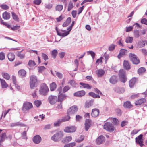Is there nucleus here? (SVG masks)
<instances>
[{
  "label": "nucleus",
  "mask_w": 147,
  "mask_h": 147,
  "mask_svg": "<svg viewBox=\"0 0 147 147\" xmlns=\"http://www.w3.org/2000/svg\"><path fill=\"white\" fill-rule=\"evenodd\" d=\"M63 132L61 131L57 132L51 137V139L55 142L60 141L63 136Z\"/></svg>",
  "instance_id": "f257e3e1"
},
{
  "label": "nucleus",
  "mask_w": 147,
  "mask_h": 147,
  "mask_svg": "<svg viewBox=\"0 0 147 147\" xmlns=\"http://www.w3.org/2000/svg\"><path fill=\"white\" fill-rule=\"evenodd\" d=\"M49 91V88L46 84L45 83L42 84L39 90L40 94L42 95L46 96L47 94Z\"/></svg>",
  "instance_id": "f03ea898"
},
{
  "label": "nucleus",
  "mask_w": 147,
  "mask_h": 147,
  "mask_svg": "<svg viewBox=\"0 0 147 147\" xmlns=\"http://www.w3.org/2000/svg\"><path fill=\"white\" fill-rule=\"evenodd\" d=\"M30 87L31 89H33L37 86V78L34 75H32L30 77Z\"/></svg>",
  "instance_id": "7ed1b4c3"
},
{
  "label": "nucleus",
  "mask_w": 147,
  "mask_h": 147,
  "mask_svg": "<svg viewBox=\"0 0 147 147\" xmlns=\"http://www.w3.org/2000/svg\"><path fill=\"white\" fill-rule=\"evenodd\" d=\"M129 57L133 63L138 64L140 63L139 59H138L136 55L135 54L130 53L129 55Z\"/></svg>",
  "instance_id": "20e7f679"
},
{
  "label": "nucleus",
  "mask_w": 147,
  "mask_h": 147,
  "mask_svg": "<svg viewBox=\"0 0 147 147\" xmlns=\"http://www.w3.org/2000/svg\"><path fill=\"white\" fill-rule=\"evenodd\" d=\"M104 128L109 132L113 131L114 130V126L112 123L109 122H107L105 123L104 125Z\"/></svg>",
  "instance_id": "39448f33"
},
{
  "label": "nucleus",
  "mask_w": 147,
  "mask_h": 147,
  "mask_svg": "<svg viewBox=\"0 0 147 147\" xmlns=\"http://www.w3.org/2000/svg\"><path fill=\"white\" fill-rule=\"evenodd\" d=\"M78 110L77 106L76 105L73 106L67 110V114L69 115H73L77 112Z\"/></svg>",
  "instance_id": "423d86ee"
},
{
  "label": "nucleus",
  "mask_w": 147,
  "mask_h": 147,
  "mask_svg": "<svg viewBox=\"0 0 147 147\" xmlns=\"http://www.w3.org/2000/svg\"><path fill=\"white\" fill-rule=\"evenodd\" d=\"M143 135L141 134L137 137L135 138L136 142L141 147H142L144 145L143 144Z\"/></svg>",
  "instance_id": "0eeeda50"
},
{
  "label": "nucleus",
  "mask_w": 147,
  "mask_h": 147,
  "mask_svg": "<svg viewBox=\"0 0 147 147\" xmlns=\"http://www.w3.org/2000/svg\"><path fill=\"white\" fill-rule=\"evenodd\" d=\"M119 75L121 81L123 83H125L127 80L125 76V71L123 69L120 70L119 71Z\"/></svg>",
  "instance_id": "6e6552de"
},
{
  "label": "nucleus",
  "mask_w": 147,
  "mask_h": 147,
  "mask_svg": "<svg viewBox=\"0 0 147 147\" xmlns=\"http://www.w3.org/2000/svg\"><path fill=\"white\" fill-rule=\"evenodd\" d=\"M32 107L33 105L31 103L26 102L24 103L22 109L23 111L28 110Z\"/></svg>",
  "instance_id": "1a4fd4ad"
},
{
  "label": "nucleus",
  "mask_w": 147,
  "mask_h": 147,
  "mask_svg": "<svg viewBox=\"0 0 147 147\" xmlns=\"http://www.w3.org/2000/svg\"><path fill=\"white\" fill-rule=\"evenodd\" d=\"M48 100L51 104H54L57 101V96H55L50 95L48 98Z\"/></svg>",
  "instance_id": "9d476101"
},
{
  "label": "nucleus",
  "mask_w": 147,
  "mask_h": 147,
  "mask_svg": "<svg viewBox=\"0 0 147 147\" xmlns=\"http://www.w3.org/2000/svg\"><path fill=\"white\" fill-rule=\"evenodd\" d=\"M56 30L58 35L62 37H65L68 35V33L66 31L63 30H61L60 31H58V28L56 27Z\"/></svg>",
  "instance_id": "9b49d317"
},
{
  "label": "nucleus",
  "mask_w": 147,
  "mask_h": 147,
  "mask_svg": "<svg viewBox=\"0 0 147 147\" xmlns=\"http://www.w3.org/2000/svg\"><path fill=\"white\" fill-rule=\"evenodd\" d=\"M76 131V127L73 126L67 127L64 130V131L67 133L74 132H75Z\"/></svg>",
  "instance_id": "f8f14e48"
},
{
  "label": "nucleus",
  "mask_w": 147,
  "mask_h": 147,
  "mask_svg": "<svg viewBox=\"0 0 147 147\" xmlns=\"http://www.w3.org/2000/svg\"><path fill=\"white\" fill-rule=\"evenodd\" d=\"M105 140V137L102 135L99 136L96 140L97 144L99 145L104 142Z\"/></svg>",
  "instance_id": "ddd939ff"
},
{
  "label": "nucleus",
  "mask_w": 147,
  "mask_h": 147,
  "mask_svg": "<svg viewBox=\"0 0 147 147\" xmlns=\"http://www.w3.org/2000/svg\"><path fill=\"white\" fill-rule=\"evenodd\" d=\"M33 141L36 144H38L41 142L42 139L40 136L38 135H36L33 137Z\"/></svg>",
  "instance_id": "4468645a"
},
{
  "label": "nucleus",
  "mask_w": 147,
  "mask_h": 147,
  "mask_svg": "<svg viewBox=\"0 0 147 147\" xmlns=\"http://www.w3.org/2000/svg\"><path fill=\"white\" fill-rule=\"evenodd\" d=\"M85 93L86 92L85 91L81 90L74 93V95L76 97H81L84 96Z\"/></svg>",
  "instance_id": "2eb2a0df"
},
{
  "label": "nucleus",
  "mask_w": 147,
  "mask_h": 147,
  "mask_svg": "<svg viewBox=\"0 0 147 147\" xmlns=\"http://www.w3.org/2000/svg\"><path fill=\"white\" fill-rule=\"evenodd\" d=\"M99 110L97 109H94L92 110L91 113L92 116L94 117H97L99 114Z\"/></svg>",
  "instance_id": "dca6fc26"
},
{
  "label": "nucleus",
  "mask_w": 147,
  "mask_h": 147,
  "mask_svg": "<svg viewBox=\"0 0 147 147\" xmlns=\"http://www.w3.org/2000/svg\"><path fill=\"white\" fill-rule=\"evenodd\" d=\"M91 121L90 119H87L86 121L85 124V129L86 131H87L91 125Z\"/></svg>",
  "instance_id": "f3484780"
},
{
  "label": "nucleus",
  "mask_w": 147,
  "mask_h": 147,
  "mask_svg": "<svg viewBox=\"0 0 147 147\" xmlns=\"http://www.w3.org/2000/svg\"><path fill=\"white\" fill-rule=\"evenodd\" d=\"M67 96L65 94H60L58 96V102H62L66 98Z\"/></svg>",
  "instance_id": "a211bd4d"
},
{
  "label": "nucleus",
  "mask_w": 147,
  "mask_h": 147,
  "mask_svg": "<svg viewBox=\"0 0 147 147\" xmlns=\"http://www.w3.org/2000/svg\"><path fill=\"white\" fill-rule=\"evenodd\" d=\"M127 51L124 49H121L119 53L117 56V57L120 59L122 56L126 55Z\"/></svg>",
  "instance_id": "6ab92c4d"
},
{
  "label": "nucleus",
  "mask_w": 147,
  "mask_h": 147,
  "mask_svg": "<svg viewBox=\"0 0 147 147\" xmlns=\"http://www.w3.org/2000/svg\"><path fill=\"white\" fill-rule=\"evenodd\" d=\"M96 73L98 77H101L104 76L105 71L102 69H99L97 70Z\"/></svg>",
  "instance_id": "aec40b11"
},
{
  "label": "nucleus",
  "mask_w": 147,
  "mask_h": 147,
  "mask_svg": "<svg viewBox=\"0 0 147 147\" xmlns=\"http://www.w3.org/2000/svg\"><path fill=\"white\" fill-rule=\"evenodd\" d=\"M146 102V99L144 98H142L136 100L135 102L136 105H140L142 103H144Z\"/></svg>",
  "instance_id": "412c9836"
},
{
  "label": "nucleus",
  "mask_w": 147,
  "mask_h": 147,
  "mask_svg": "<svg viewBox=\"0 0 147 147\" xmlns=\"http://www.w3.org/2000/svg\"><path fill=\"white\" fill-rule=\"evenodd\" d=\"M7 57L10 61L12 62L14 61L15 59V55L14 53L10 52L8 54Z\"/></svg>",
  "instance_id": "4be33fe9"
},
{
  "label": "nucleus",
  "mask_w": 147,
  "mask_h": 147,
  "mask_svg": "<svg viewBox=\"0 0 147 147\" xmlns=\"http://www.w3.org/2000/svg\"><path fill=\"white\" fill-rule=\"evenodd\" d=\"M72 139L71 136H67L63 138L61 142L63 143H67L71 140Z\"/></svg>",
  "instance_id": "5701e85b"
},
{
  "label": "nucleus",
  "mask_w": 147,
  "mask_h": 147,
  "mask_svg": "<svg viewBox=\"0 0 147 147\" xmlns=\"http://www.w3.org/2000/svg\"><path fill=\"white\" fill-rule=\"evenodd\" d=\"M123 66L126 70H129L130 69V65L127 61L124 60L123 62Z\"/></svg>",
  "instance_id": "b1692460"
},
{
  "label": "nucleus",
  "mask_w": 147,
  "mask_h": 147,
  "mask_svg": "<svg viewBox=\"0 0 147 147\" xmlns=\"http://www.w3.org/2000/svg\"><path fill=\"white\" fill-rule=\"evenodd\" d=\"M109 82L111 83L115 84L117 82V79L116 77L115 76H112L110 78Z\"/></svg>",
  "instance_id": "393cba45"
},
{
  "label": "nucleus",
  "mask_w": 147,
  "mask_h": 147,
  "mask_svg": "<svg viewBox=\"0 0 147 147\" xmlns=\"http://www.w3.org/2000/svg\"><path fill=\"white\" fill-rule=\"evenodd\" d=\"M114 90L117 92L119 93H122L125 91L124 89L123 88L116 87L114 88Z\"/></svg>",
  "instance_id": "a878e982"
},
{
  "label": "nucleus",
  "mask_w": 147,
  "mask_h": 147,
  "mask_svg": "<svg viewBox=\"0 0 147 147\" xmlns=\"http://www.w3.org/2000/svg\"><path fill=\"white\" fill-rule=\"evenodd\" d=\"M0 81L2 88H7L8 87V85L4 80L0 78Z\"/></svg>",
  "instance_id": "bb28decb"
},
{
  "label": "nucleus",
  "mask_w": 147,
  "mask_h": 147,
  "mask_svg": "<svg viewBox=\"0 0 147 147\" xmlns=\"http://www.w3.org/2000/svg\"><path fill=\"white\" fill-rule=\"evenodd\" d=\"M136 79L135 78H133L129 81V87L131 88L136 83Z\"/></svg>",
  "instance_id": "cd10ccee"
},
{
  "label": "nucleus",
  "mask_w": 147,
  "mask_h": 147,
  "mask_svg": "<svg viewBox=\"0 0 147 147\" xmlns=\"http://www.w3.org/2000/svg\"><path fill=\"white\" fill-rule=\"evenodd\" d=\"M94 102V100L92 99L88 102H86L85 104V107L86 108H88L92 106Z\"/></svg>",
  "instance_id": "c85d7f7f"
},
{
  "label": "nucleus",
  "mask_w": 147,
  "mask_h": 147,
  "mask_svg": "<svg viewBox=\"0 0 147 147\" xmlns=\"http://www.w3.org/2000/svg\"><path fill=\"white\" fill-rule=\"evenodd\" d=\"M10 17V14L7 12H4L3 14V18L5 20H8Z\"/></svg>",
  "instance_id": "c756f323"
},
{
  "label": "nucleus",
  "mask_w": 147,
  "mask_h": 147,
  "mask_svg": "<svg viewBox=\"0 0 147 147\" xmlns=\"http://www.w3.org/2000/svg\"><path fill=\"white\" fill-rule=\"evenodd\" d=\"M71 19L70 17H68L66 21L64 22L63 24V27H66L71 22Z\"/></svg>",
  "instance_id": "7c9ffc66"
},
{
  "label": "nucleus",
  "mask_w": 147,
  "mask_h": 147,
  "mask_svg": "<svg viewBox=\"0 0 147 147\" xmlns=\"http://www.w3.org/2000/svg\"><path fill=\"white\" fill-rule=\"evenodd\" d=\"M24 124H23L22 123L19 122L13 123L11 124V126L12 127L16 126H24Z\"/></svg>",
  "instance_id": "2f4dec72"
},
{
  "label": "nucleus",
  "mask_w": 147,
  "mask_h": 147,
  "mask_svg": "<svg viewBox=\"0 0 147 147\" xmlns=\"http://www.w3.org/2000/svg\"><path fill=\"white\" fill-rule=\"evenodd\" d=\"M147 42L146 40H141L138 42L139 46L140 47H144L146 45H147Z\"/></svg>",
  "instance_id": "473e14b6"
},
{
  "label": "nucleus",
  "mask_w": 147,
  "mask_h": 147,
  "mask_svg": "<svg viewBox=\"0 0 147 147\" xmlns=\"http://www.w3.org/2000/svg\"><path fill=\"white\" fill-rule=\"evenodd\" d=\"M1 140L0 141V145L1 144V142H3L5 140V139L7 138L6 134L4 133H3L0 136Z\"/></svg>",
  "instance_id": "72a5a7b5"
},
{
  "label": "nucleus",
  "mask_w": 147,
  "mask_h": 147,
  "mask_svg": "<svg viewBox=\"0 0 147 147\" xmlns=\"http://www.w3.org/2000/svg\"><path fill=\"white\" fill-rule=\"evenodd\" d=\"M56 85L55 82H52L50 84V90L51 91H53L56 88Z\"/></svg>",
  "instance_id": "f704fd0d"
},
{
  "label": "nucleus",
  "mask_w": 147,
  "mask_h": 147,
  "mask_svg": "<svg viewBox=\"0 0 147 147\" xmlns=\"http://www.w3.org/2000/svg\"><path fill=\"white\" fill-rule=\"evenodd\" d=\"M133 40V37H127L125 39V42L127 43H132Z\"/></svg>",
  "instance_id": "c9c22d12"
},
{
  "label": "nucleus",
  "mask_w": 147,
  "mask_h": 147,
  "mask_svg": "<svg viewBox=\"0 0 147 147\" xmlns=\"http://www.w3.org/2000/svg\"><path fill=\"white\" fill-rule=\"evenodd\" d=\"M58 52L57 50L54 49L51 52V55L53 58L55 59L57 54Z\"/></svg>",
  "instance_id": "e433bc0d"
},
{
  "label": "nucleus",
  "mask_w": 147,
  "mask_h": 147,
  "mask_svg": "<svg viewBox=\"0 0 147 147\" xmlns=\"http://www.w3.org/2000/svg\"><path fill=\"white\" fill-rule=\"evenodd\" d=\"M123 106L125 107L129 108H130L132 106L130 102L129 101H126L125 102Z\"/></svg>",
  "instance_id": "4c0bfd02"
},
{
  "label": "nucleus",
  "mask_w": 147,
  "mask_h": 147,
  "mask_svg": "<svg viewBox=\"0 0 147 147\" xmlns=\"http://www.w3.org/2000/svg\"><path fill=\"white\" fill-rule=\"evenodd\" d=\"M87 53L88 55H90L92 59H94L95 56V53L92 51H87Z\"/></svg>",
  "instance_id": "58836bf2"
},
{
  "label": "nucleus",
  "mask_w": 147,
  "mask_h": 147,
  "mask_svg": "<svg viewBox=\"0 0 147 147\" xmlns=\"http://www.w3.org/2000/svg\"><path fill=\"white\" fill-rule=\"evenodd\" d=\"M84 136L81 135L78 138L76 139L75 141L76 142H80L84 140Z\"/></svg>",
  "instance_id": "ea45409f"
},
{
  "label": "nucleus",
  "mask_w": 147,
  "mask_h": 147,
  "mask_svg": "<svg viewBox=\"0 0 147 147\" xmlns=\"http://www.w3.org/2000/svg\"><path fill=\"white\" fill-rule=\"evenodd\" d=\"M88 94L89 96H92L94 98H100V96L98 95L93 92L89 93Z\"/></svg>",
  "instance_id": "a19ab883"
},
{
  "label": "nucleus",
  "mask_w": 147,
  "mask_h": 147,
  "mask_svg": "<svg viewBox=\"0 0 147 147\" xmlns=\"http://www.w3.org/2000/svg\"><path fill=\"white\" fill-rule=\"evenodd\" d=\"M80 84L84 88L88 89H90L91 88V87L88 84L81 82L80 83Z\"/></svg>",
  "instance_id": "79ce46f5"
},
{
  "label": "nucleus",
  "mask_w": 147,
  "mask_h": 147,
  "mask_svg": "<svg viewBox=\"0 0 147 147\" xmlns=\"http://www.w3.org/2000/svg\"><path fill=\"white\" fill-rule=\"evenodd\" d=\"M69 115H68L62 118L61 120L62 122H65L69 121L70 119V117Z\"/></svg>",
  "instance_id": "37998d69"
},
{
  "label": "nucleus",
  "mask_w": 147,
  "mask_h": 147,
  "mask_svg": "<svg viewBox=\"0 0 147 147\" xmlns=\"http://www.w3.org/2000/svg\"><path fill=\"white\" fill-rule=\"evenodd\" d=\"M2 75L3 77L7 80H9L10 78V76L7 73H2Z\"/></svg>",
  "instance_id": "c03bdc74"
},
{
  "label": "nucleus",
  "mask_w": 147,
  "mask_h": 147,
  "mask_svg": "<svg viewBox=\"0 0 147 147\" xmlns=\"http://www.w3.org/2000/svg\"><path fill=\"white\" fill-rule=\"evenodd\" d=\"M74 22H72L71 25L67 28V31H66L67 33H68V35L69 34L71 30L72 29V27L74 26Z\"/></svg>",
  "instance_id": "a18cd8bd"
},
{
  "label": "nucleus",
  "mask_w": 147,
  "mask_h": 147,
  "mask_svg": "<svg viewBox=\"0 0 147 147\" xmlns=\"http://www.w3.org/2000/svg\"><path fill=\"white\" fill-rule=\"evenodd\" d=\"M21 51L18 52L17 55L21 59L24 58L25 55L24 54H22L21 53Z\"/></svg>",
  "instance_id": "49530a36"
},
{
  "label": "nucleus",
  "mask_w": 147,
  "mask_h": 147,
  "mask_svg": "<svg viewBox=\"0 0 147 147\" xmlns=\"http://www.w3.org/2000/svg\"><path fill=\"white\" fill-rule=\"evenodd\" d=\"M146 70L145 68L142 67L140 68L138 70V71L139 74H141L144 72Z\"/></svg>",
  "instance_id": "de8ad7c7"
},
{
  "label": "nucleus",
  "mask_w": 147,
  "mask_h": 147,
  "mask_svg": "<svg viewBox=\"0 0 147 147\" xmlns=\"http://www.w3.org/2000/svg\"><path fill=\"white\" fill-rule=\"evenodd\" d=\"M134 36L136 38H138L139 37V32L138 30H134Z\"/></svg>",
  "instance_id": "09e8293b"
},
{
  "label": "nucleus",
  "mask_w": 147,
  "mask_h": 147,
  "mask_svg": "<svg viewBox=\"0 0 147 147\" xmlns=\"http://www.w3.org/2000/svg\"><path fill=\"white\" fill-rule=\"evenodd\" d=\"M63 7L62 5H58L56 7V10L58 11H61L63 9Z\"/></svg>",
  "instance_id": "8fccbe9b"
},
{
  "label": "nucleus",
  "mask_w": 147,
  "mask_h": 147,
  "mask_svg": "<svg viewBox=\"0 0 147 147\" xmlns=\"http://www.w3.org/2000/svg\"><path fill=\"white\" fill-rule=\"evenodd\" d=\"M75 142H72L65 144L64 147H73L75 145Z\"/></svg>",
  "instance_id": "3c124183"
},
{
  "label": "nucleus",
  "mask_w": 147,
  "mask_h": 147,
  "mask_svg": "<svg viewBox=\"0 0 147 147\" xmlns=\"http://www.w3.org/2000/svg\"><path fill=\"white\" fill-rule=\"evenodd\" d=\"M0 22L1 24L6 26L8 28H10L11 26L8 24L7 23L4 22L3 20H1Z\"/></svg>",
  "instance_id": "603ef678"
},
{
  "label": "nucleus",
  "mask_w": 147,
  "mask_h": 147,
  "mask_svg": "<svg viewBox=\"0 0 147 147\" xmlns=\"http://www.w3.org/2000/svg\"><path fill=\"white\" fill-rule=\"evenodd\" d=\"M28 64L30 67L34 66L36 65L35 62L32 60H30L29 61Z\"/></svg>",
  "instance_id": "864d4df0"
},
{
  "label": "nucleus",
  "mask_w": 147,
  "mask_h": 147,
  "mask_svg": "<svg viewBox=\"0 0 147 147\" xmlns=\"http://www.w3.org/2000/svg\"><path fill=\"white\" fill-rule=\"evenodd\" d=\"M68 84H69L71 86L73 87H75L76 86V84L74 80H70L68 82Z\"/></svg>",
  "instance_id": "5fc2aeb1"
},
{
  "label": "nucleus",
  "mask_w": 147,
  "mask_h": 147,
  "mask_svg": "<svg viewBox=\"0 0 147 147\" xmlns=\"http://www.w3.org/2000/svg\"><path fill=\"white\" fill-rule=\"evenodd\" d=\"M11 13L13 19L16 21H18V16L13 12H12Z\"/></svg>",
  "instance_id": "6e6d98bb"
},
{
  "label": "nucleus",
  "mask_w": 147,
  "mask_h": 147,
  "mask_svg": "<svg viewBox=\"0 0 147 147\" xmlns=\"http://www.w3.org/2000/svg\"><path fill=\"white\" fill-rule=\"evenodd\" d=\"M53 5L50 3H48L45 4V8L48 9H51Z\"/></svg>",
  "instance_id": "4d7b16f0"
},
{
  "label": "nucleus",
  "mask_w": 147,
  "mask_h": 147,
  "mask_svg": "<svg viewBox=\"0 0 147 147\" xmlns=\"http://www.w3.org/2000/svg\"><path fill=\"white\" fill-rule=\"evenodd\" d=\"M18 74L21 76H24L26 74V71L23 69L20 70L18 71Z\"/></svg>",
  "instance_id": "13d9d810"
},
{
  "label": "nucleus",
  "mask_w": 147,
  "mask_h": 147,
  "mask_svg": "<svg viewBox=\"0 0 147 147\" xmlns=\"http://www.w3.org/2000/svg\"><path fill=\"white\" fill-rule=\"evenodd\" d=\"M62 122V121L61 119H59L57 121H55L54 123V126H58Z\"/></svg>",
  "instance_id": "bf43d9fd"
},
{
  "label": "nucleus",
  "mask_w": 147,
  "mask_h": 147,
  "mask_svg": "<svg viewBox=\"0 0 147 147\" xmlns=\"http://www.w3.org/2000/svg\"><path fill=\"white\" fill-rule=\"evenodd\" d=\"M5 55L4 53L3 52L0 53V60H3L5 59Z\"/></svg>",
  "instance_id": "052dcab7"
},
{
  "label": "nucleus",
  "mask_w": 147,
  "mask_h": 147,
  "mask_svg": "<svg viewBox=\"0 0 147 147\" xmlns=\"http://www.w3.org/2000/svg\"><path fill=\"white\" fill-rule=\"evenodd\" d=\"M70 88V87L68 86L67 85L65 86L63 89V92L65 93L67 92Z\"/></svg>",
  "instance_id": "680f3d73"
},
{
  "label": "nucleus",
  "mask_w": 147,
  "mask_h": 147,
  "mask_svg": "<svg viewBox=\"0 0 147 147\" xmlns=\"http://www.w3.org/2000/svg\"><path fill=\"white\" fill-rule=\"evenodd\" d=\"M74 7V5H73V3L70 2L68 4V6L67 9L68 11H70Z\"/></svg>",
  "instance_id": "e2e57ef3"
},
{
  "label": "nucleus",
  "mask_w": 147,
  "mask_h": 147,
  "mask_svg": "<svg viewBox=\"0 0 147 147\" xmlns=\"http://www.w3.org/2000/svg\"><path fill=\"white\" fill-rule=\"evenodd\" d=\"M56 75L60 79H61L63 78V74L57 71H55Z\"/></svg>",
  "instance_id": "0e129e2a"
},
{
  "label": "nucleus",
  "mask_w": 147,
  "mask_h": 147,
  "mask_svg": "<svg viewBox=\"0 0 147 147\" xmlns=\"http://www.w3.org/2000/svg\"><path fill=\"white\" fill-rule=\"evenodd\" d=\"M34 103L36 107H38L41 105V102L40 101L37 100L34 101Z\"/></svg>",
  "instance_id": "69168bd1"
},
{
  "label": "nucleus",
  "mask_w": 147,
  "mask_h": 147,
  "mask_svg": "<svg viewBox=\"0 0 147 147\" xmlns=\"http://www.w3.org/2000/svg\"><path fill=\"white\" fill-rule=\"evenodd\" d=\"M45 67L44 66H40L38 67V72L39 73H42L45 69Z\"/></svg>",
  "instance_id": "338daca9"
},
{
  "label": "nucleus",
  "mask_w": 147,
  "mask_h": 147,
  "mask_svg": "<svg viewBox=\"0 0 147 147\" xmlns=\"http://www.w3.org/2000/svg\"><path fill=\"white\" fill-rule=\"evenodd\" d=\"M42 57L45 61H46L48 59V56L45 53H42Z\"/></svg>",
  "instance_id": "774afa93"
}]
</instances>
